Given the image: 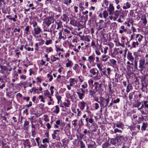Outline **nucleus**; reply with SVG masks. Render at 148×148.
<instances>
[{"label": "nucleus", "mask_w": 148, "mask_h": 148, "mask_svg": "<svg viewBox=\"0 0 148 148\" xmlns=\"http://www.w3.org/2000/svg\"><path fill=\"white\" fill-rule=\"evenodd\" d=\"M54 22L53 18L52 16L44 20V22L46 24L47 27H49L50 25Z\"/></svg>", "instance_id": "obj_1"}, {"label": "nucleus", "mask_w": 148, "mask_h": 148, "mask_svg": "<svg viewBox=\"0 0 148 148\" xmlns=\"http://www.w3.org/2000/svg\"><path fill=\"white\" fill-rule=\"evenodd\" d=\"M142 86L147 88L148 85V79L145 77H143L141 79Z\"/></svg>", "instance_id": "obj_2"}, {"label": "nucleus", "mask_w": 148, "mask_h": 148, "mask_svg": "<svg viewBox=\"0 0 148 148\" xmlns=\"http://www.w3.org/2000/svg\"><path fill=\"white\" fill-rule=\"evenodd\" d=\"M139 67L140 69V70H143V69L145 68V61L144 59H140L139 60Z\"/></svg>", "instance_id": "obj_3"}, {"label": "nucleus", "mask_w": 148, "mask_h": 148, "mask_svg": "<svg viewBox=\"0 0 148 148\" xmlns=\"http://www.w3.org/2000/svg\"><path fill=\"white\" fill-rule=\"evenodd\" d=\"M44 95L47 97H48L50 99V101H52L53 100L51 97V95L48 90L44 91Z\"/></svg>", "instance_id": "obj_4"}, {"label": "nucleus", "mask_w": 148, "mask_h": 148, "mask_svg": "<svg viewBox=\"0 0 148 148\" xmlns=\"http://www.w3.org/2000/svg\"><path fill=\"white\" fill-rule=\"evenodd\" d=\"M90 72L93 75L96 76V78L97 79V76L98 73V71L96 68H92L91 69L90 71Z\"/></svg>", "instance_id": "obj_5"}, {"label": "nucleus", "mask_w": 148, "mask_h": 148, "mask_svg": "<svg viewBox=\"0 0 148 148\" xmlns=\"http://www.w3.org/2000/svg\"><path fill=\"white\" fill-rule=\"evenodd\" d=\"M115 127L120 129H123L124 127V125L123 123L119 122L117 123H114L113 127L114 128Z\"/></svg>", "instance_id": "obj_6"}, {"label": "nucleus", "mask_w": 148, "mask_h": 148, "mask_svg": "<svg viewBox=\"0 0 148 148\" xmlns=\"http://www.w3.org/2000/svg\"><path fill=\"white\" fill-rule=\"evenodd\" d=\"M106 99L103 98L102 97H101L99 98V103L101 107H103L104 106L105 103Z\"/></svg>", "instance_id": "obj_7"}, {"label": "nucleus", "mask_w": 148, "mask_h": 148, "mask_svg": "<svg viewBox=\"0 0 148 148\" xmlns=\"http://www.w3.org/2000/svg\"><path fill=\"white\" fill-rule=\"evenodd\" d=\"M94 84L95 85V88L97 92H99V91L101 90V85L98 83V82H95Z\"/></svg>", "instance_id": "obj_8"}, {"label": "nucleus", "mask_w": 148, "mask_h": 148, "mask_svg": "<svg viewBox=\"0 0 148 148\" xmlns=\"http://www.w3.org/2000/svg\"><path fill=\"white\" fill-rule=\"evenodd\" d=\"M74 92L72 90H71L70 93L68 92L67 93H66V97L68 98L72 99L74 96Z\"/></svg>", "instance_id": "obj_9"}, {"label": "nucleus", "mask_w": 148, "mask_h": 148, "mask_svg": "<svg viewBox=\"0 0 148 148\" xmlns=\"http://www.w3.org/2000/svg\"><path fill=\"white\" fill-rule=\"evenodd\" d=\"M127 57V59L130 61L132 62L134 60V58L132 55V53L128 52Z\"/></svg>", "instance_id": "obj_10"}, {"label": "nucleus", "mask_w": 148, "mask_h": 148, "mask_svg": "<svg viewBox=\"0 0 148 148\" xmlns=\"http://www.w3.org/2000/svg\"><path fill=\"white\" fill-rule=\"evenodd\" d=\"M41 29L39 27H38L36 28H35L34 29V33L36 35H38L39 34L40 32L41 31Z\"/></svg>", "instance_id": "obj_11"}, {"label": "nucleus", "mask_w": 148, "mask_h": 148, "mask_svg": "<svg viewBox=\"0 0 148 148\" xmlns=\"http://www.w3.org/2000/svg\"><path fill=\"white\" fill-rule=\"evenodd\" d=\"M29 124V121H25L24 122L23 124V129L24 130H27L29 127L28 126Z\"/></svg>", "instance_id": "obj_12"}, {"label": "nucleus", "mask_w": 148, "mask_h": 148, "mask_svg": "<svg viewBox=\"0 0 148 148\" xmlns=\"http://www.w3.org/2000/svg\"><path fill=\"white\" fill-rule=\"evenodd\" d=\"M109 61L112 64V66L114 68L116 66V61L115 60L113 59L109 60Z\"/></svg>", "instance_id": "obj_13"}, {"label": "nucleus", "mask_w": 148, "mask_h": 148, "mask_svg": "<svg viewBox=\"0 0 148 148\" xmlns=\"http://www.w3.org/2000/svg\"><path fill=\"white\" fill-rule=\"evenodd\" d=\"M109 58V57L106 55H103L102 56V58H101V60L103 62L106 61Z\"/></svg>", "instance_id": "obj_14"}, {"label": "nucleus", "mask_w": 148, "mask_h": 148, "mask_svg": "<svg viewBox=\"0 0 148 148\" xmlns=\"http://www.w3.org/2000/svg\"><path fill=\"white\" fill-rule=\"evenodd\" d=\"M125 5L123 6V8L125 10L130 8V7L131 4L128 2H127L125 4Z\"/></svg>", "instance_id": "obj_15"}, {"label": "nucleus", "mask_w": 148, "mask_h": 148, "mask_svg": "<svg viewBox=\"0 0 148 148\" xmlns=\"http://www.w3.org/2000/svg\"><path fill=\"white\" fill-rule=\"evenodd\" d=\"M141 20L143 21V23L144 24V25L145 26L147 23V21L145 16V15L143 16V18H141Z\"/></svg>", "instance_id": "obj_16"}, {"label": "nucleus", "mask_w": 148, "mask_h": 148, "mask_svg": "<svg viewBox=\"0 0 148 148\" xmlns=\"http://www.w3.org/2000/svg\"><path fill=\"white\" fill-rule=\"evenodd\" d=\"M148 124L147 123L145 122H143V125L141 127V129L143 130H145L146 129L147 127Z\"/></svg>", "instance_id": "obj_17"}, {"label": "nucleus", "mask_w": 148, "mask_h": 148, "mask_svg": "<svg viewBox=\"0 0 148 148\" xmlns=\"http://www.w3.org/2000/svg\"><path fill=\"white\" fill-rule=\"evenodd\" d=\"M81 106L80 107V109L82 110H83L84 109V107L86 106V104L84 101L81 102Z\"/></svg>", "instance_id": "obj_18"}, {"label": "nucleus", "mask_w": 148, "mask_h": 148, "mask_svg": "<svg viewBox=\"0 0 148 148\" xmlns=\"http://www.w3.org/2000/svg\"><path fill=\"white\" fill-rule=\"evenodd\" d=\"M95 142H92L90 144L87 145L88 148H95Z\"/></svg>", "instance_id": "obj_19"}, {"label": "nucleus", "mask_w": 148, "mask_h": 148, "mask_svg": "<svg viewBox=\"0 0 148 148\" xmlns=\"http://www.w3.org/2000/svg\"><path fill=\"white\" fill-rule=\"evenodd\" d=\"M0 68L1 69V71H0L1 73H4V72L7 70V68L6 66H3L0 65Z\"/></svg>", "instance_id": "obj_20"}, {"label": "nucleus", "mask_w": 148, "mask_h": 148, "mask_svg": "<svg viewBox=\"0 0 148 148\" xmlns=\"http://www.w3.org/2000/svg\"><path fill=\"white\" fill-rule=\"evenodd\" d=\"M76 93L78 94L80 99H83L84 96V94L80 93L78 92H77Z\"/></svg>", "instance_id": "obj_21"}, {"label": "nucleus", "mask_w": 148, "mask_h": 148, "mask_svg": "<svg viewBox=\"0 0 148 148\" xmlns=\"http://www.w3.org/2000/svg\"><path fill=\"white\" fill-rule=\"evenodd\" d=\"M140 129V126L139 125H137L135 126L134 130H135V132H138Z\"/></svg>", "instance_id": "obj_22"}, {"label": "nucleus", "mask_w": 148, "mask_h": 148, "mask_svg": "<svg viewBox=\"0 0 148 148\" xmlns=\"http://www.w3.org/2000/svg\"><path fill=\"white\" fill-rule=\"evenodd\" d=\"M62 19L64 21H66L68 18V16L65 14H63L62 16L61 17Z\"/></svg>", "instance_id": "obj_23"}, {"label": "nucleus", "mask_w": 148, "mask_h": 148, "mask_svg": "<svg viewBox=\"0 0 148 148\" xmlns=\"http://www.w3.org/2000/svg\"><path fill=\"white\" fill-rule=\"evenodd\" d=\"M55 110L53 112L56 114H58L60 112V108L59 106H55Z\"/></svg>", "instance_id": "obj_24"}, {"label": "nucleus", "mask_w": 148, "mask_h": 148, "mask_svg": "<svg viewBox=\"0 0 148 148\" xmlns=\"http://www.w3.org/2000/svg\"><path fill=\"white\" fill-rule=\"evenodd\" d=\"M73 64V63L71 61H69V62L67 63L66 64V66L67 67H71Z\"/></svg>", "instance_id": "obj_25"}, {"label": "nucleus", "mask_w": 148, "mask_h": 148, "mask_svg": "<svg viewBox=\"0 0 148 148\" xmlns=\"http://www.w3.org/2000/svg\"><path fill=\"white\" fill-rule=\"evenodd\" d=\"M110 101V99L109 97H108V98L107 99H106L105 101H106V102L105 103V105H104V106L105 107H106L107 106L108 107V105Z\"/></svg>", "instance_id": "obj_26"}, {"label": "nucleus", "mask_w": 148, "mask_h": 148, "mask_svg": "<svg viewBox=\"0 0 148 148\" xmlns=\"http://www.w3.org/2000/svg\"><path fill=\"white\" fill-rule=\"evenodd\" d=\"M120 12V11H119L115 10L114 12V14L116 17H118V16L119 15Z\"/></svg>", "instance_id": "obj_27"}, {"label": "nucleus", "mask_w": 148, "mask_h": 148, "mask_svg": "<svg viewBox=\"0 0 148 148\" xmlns=\"http://www.w3.org/2000/svg\"><path fill=\"white\" fill-rule=\"evenodd\" d=\"M55 96L58 100V103L59 104L61 101L62 97L60 96L57 95H55Z\"/></svg>", "instance_id": "obj_28"}, {"label": "nucleus", "mask_w": 148, "mask_h": 148, "mask_svg": "<svg viewBox=\"0 0 148 148\" xmlns=\"http://www.w3.org/2000/svg\"><path fill=\"white\" fill-rule=\"evenodd\" d=\"M103 17L105 18H106L108 16V12L106 10H104L103 12Z\"/></svg>", "instance_id": "obj_29"}, {"label": "nucleus", "mask_w": 148, "mask_h": 148, "mask_svg": "<svg viewBox=\"0 0 148 148\" xmlns=\"http://www.w3.org/2000/svg\"><path fill=\"white\" fill-rule=\"evenodd\" d=\"M30 141L32 143V145L33 146H36V143L34 138H31Z\"/></svg>", "instance_id": "obj_30"}, {"label": "nucleus", "mask_w": 148, "mask_h": 148, "mask_svg": "<svg viewBox=\"0 0 148 148\" xmlns=\"http://www.w3.org/2000/svg\"><path fill=\"white\" fill-rule=\"evenodd\" d=\"M114 8L112 4H110L109 6V9L108 10L114 11Z\"/></svg>", "instance_id": "obj_31"}, {"label": "nucleus", "mask_w": 148, "mask_h": 148, "mask_svg": "<svg viewBox=\"0 0 148 148\" xmlns=\"http://www.w3.org/2000/svg\"><path fill=\"white\" fill-rule=\"evenodd\" d=\"M59 38L60 39H61L62 38L63 39V40H64L66 38V36H62V33L61 32H60L59 33Z\"/></svg>", "instance_id": "obj_32"}, {"label": "nucleus", "mask_w": 148, "mask_h": 148, "mask_svg": "<svg viewBox=\"0 0 148 148\" xmlns=\"http://www.w3.org/2000/svg\"><path fill=\"white\" fill-rule=\"evenodd\" d=\"M134 94V92H130L129 95V98L130 100H131L133 97V95Z\"/></svg>", "instance_id": "obj_33"}, {"label": "nucleus", "mask_w": 148, "mask_h": 148, "mask_svg": "<svg viewBox=\"0 0 148 148\" xmlns=\"http://www.w3.org/2000/svg\"><path fill=\"white\" fill-rule=\"evenodd\" d=\"M116 138L117 140L119 141L120 140V141H121L122 140H123L124 139V137L123 136H118Z\"/></svg>", "instance_id": "obj_34"}, {"label": "nucleus", "mask_w": 148, "mask_h": 148, "mask_svg": "<svg viewBox=\"0 0 148 148\" xmlns=\"http://www.w3.org/2000/svg\"><path fill=\"white\" fill-rule=\"evenodd\" d=\"M88 82L90 86H93V81L92 80L90 79L88 80Z\"/></svg>", "instance_id": "obj_35"}, {"label": "nucleus", "mask_w": 148, "mask_h": 148, "mask_svg": "<svg viewBox=\"0 0 148 148\" xmlns=\"http://www.w3.org/2000/svg\"><path fill=\"white\" fill-rule=\"evenodd\" d=\"M138 45V42H133L132 43V46L134 48L136 47V45Z\"/></svg>", "instance_id": "obj_36"}, {"label": "nucleus", "mask_w": 148, "mask_h": 148, "mask_svg": "<svg viewBox=\"0 0 148 148\" xmlns=\"http://www.w3.org/2000/svg\"><path fill=\"white\" fill-rule=\"evenodd\" d=\"M114 133H116L117 132L122 133V131L120 130H119L118 128H116L114 130Z\"/></svg>", "instance_id": "obj_37"}, {"label": "nucleus", "mask_w": 148, "mask_h": 148, "mask_svg": "<svg viewBox=\"0 0 148 148\" xmlns=\"http://www.w3.org/2000/svg\"><path fill=\"white\" fill-rule=\"evenodd\" d=\"M80 144L81 148H85V145L82 141H80Z\"/></svg>", "instance_id": "obj_38"}, {"label": "nucleus", "mask_w": 148, "mask_h": 148, "mask_svg": "<svg viewBox=\"0 0 148 148\" xmlns=\"http://www.w3.org/2000/svg\"><path fill=\"white\" fill-rule=\"evenodd\" d=\"M54 88V87L53 86H51L50 88V90L51 91V96H53V94L54 91L53 90V88Z\"/></svg>", "instance_id": "obj_39"}, {"label": "nucleus", "mask_w": 148, "mask_h": 148, "mask_svg": "<svg viewBox=\"0 0 148 148\" xmlns=\"http://www.w3.org/2000/svg\"><path fill=\"white\" fill-rule=\"evenodd\" d=\"M120 101L119 98H118L114 100L113 101V103H119Z\"/></svg>", "instance_id": "obj_40"}, {"label": "nucleus", "mask_w": 148, "mask_h": 148, "mask_svg": "<svg viewBox=\"0 0 148 148\" xmlns=\"http://www.w3.org/2000/svg\"><path fill=\"white\" fill-rule=\"evenodd\" d=\"M40 140V138L39 137H38L35 138V140L37 143V145L38 146H39L40 145V142L39 140Z\"/></svg>", "instance_id": "obj_41"}, {"label": "nucleus", "mask_w": 148, "mask_h": 148, "mask_svg": "<svg viewBox=\"0 0 148 148\" xmlns=\"http://www.w3.org/2000/svg\"><path fill=\"white\" fill-rule=\"evenodd\" d=\"M51 60L53 62L56 61V57L54 56H51Z\"/></svg>", "instance_id": "obj_42"}, {"label": "nucleus", "mask_w": 148, "mask_h": 148, "mask_svg": "<svg viewBox=\"0 0 148 148\" xmlns=\"http://www.w3.org/2000/svg\"><path fill=\"white\" fill-rule=\"evenodd\" d=\"M88 60L89 61H92L94 60V57L93 56H90L88 57Z\"/></svg>", "instance_id": "obj_43"}, {"label": "nucleus", "mask_w": 148, "mask_h": 148, "mask_svg": "<svg viewBox=\"0 0 148 148\" xmlns=\"http://www.w3.org/2000/svg\"><path fill=\"white\" fill-rule=\"evenodd\" d=\"M38 90V89H36L35 87H33L32 89L30 90L29 92H30L32 93L33 91H36V90Z\"/></svg>", "instance_id": "obj_44"}, {"label": "nucleus", "mask_w": 148, "mask_h": 148, "mask_svg": "<svg viewBox=\"0 0 148 148\" xmlns=\"http://www.w3.org/2000/svg\"><path fill=\"white\" fill-rule=\"evenodd\" d=\"M48 77H50L49 80L50 81H51L53 79V76L52 75H51L50 74H48L47 75Z\"/></svg>", "instance_id": "obj_45"}, {"label": "nucleus", "mask_w": 148, "mask_h": 148, "mask_svg": "<svg viewBox=\"0 0 148 148\" xmlns=\"http://www.w3.org/2000/svg\"><path fill=\"white\" fill-rule=\"evenodd\" d=\"M89 93H90V94L92 95V96H93V95L94 94H95L96 92L95 91H92V90H89Z\"/></svg>", "instance_id": "obj_46"}, {"label": "nucleus", "mask_w": 148, "mask_h": 148, "mask_svg": "<svg viewBox=\"0 0 148 148\" xmlns=\"http://www.w3.org/2000/svg\"><path fill=\"white\" fill-rule=\"evenodd\" d=\"M95 52L96 54L97 55H100L101 54V52L98 49L95 50Z\"/></svg>", "instance_id": "obj_47"}, {"label": "nucleus", "mask_w": 148, "mask_h": 148, "mask_svg": "<svg viewBox=\"0 0 148 148\" xmlns=\"http://www.w3.org/2000/svg\"><path fill=\"white\" fill-rule=\"evenodd\" d=\"M51 41H52L51 40H46V42L45 43V44L47 45H49L51 43Z\"/></svg>", "instance_id": "obj_48"}, {"label": "nucleus", "mask_w": 148, "mask_h": 148, "mask_svg": "<svg viewBox=\"0 0 148 148\" xmlns=\"http://www.w3.org/2000/svg\"><path fill=\"white\" fill-rule=\"evenodd\" d=\"M95 110H97L99 107V105L97 103H95Z\"/></svg>", "instance_id": "obj_49"}, {"label": "nucleus", "mask_w": 148, "mask_h": 148, "mask_svg": "<svg viewBox=\"0 0 148 148\" xmlns=\"http://www.w3.org/2000/svg\"><path fill=\"white\" fill-rule=\"evenodd\" d=\"M97 66L99 68V70L101 71L102 69V68L101 66V64H100L98 63L97 64Z\"/></svg>", "instance_id": "obj_50"}, {"label": "nucleus", "mask_w": 148, "mask_h": 148, "mask_svg": "<svg viewBox=\"0 0 148 148\" xmlns=\"http://www.w3.org/2000/svg\"><path fill=\"white\" fill-rule=\"evenodd\" d=\"M45 118L44 119V120L45 121L48 122L49 121V120L47 118L48 116L47 115H45L44 116Z\"/></svg>", "instance_id": "obj_51"}, {"label": "nucleus", "mask_w": 148, "mask_h": 148, "mask_svg": "<svg viewBox=\"0 0 148 148\" xmlns=\"http://www.w3.org/2000/svg\"><path fill=\"white\" fill-rule=\"evenodd\" d=\"M49 143V141L47 138H45L42 140V143Z\"/></svg>", "instance_id": "obj_52"}, {"label": "nucleus", "mask_w": 148, "mask_h": 148, "mask_svg": "<svg viewBox=\"0 0 148 148\" xmlns=\"http://www.w3.org/2000/svg\"><path fill=\"white\" fill-rule=\"evenodd\" d=\"M127 88L131 90L132 88V86L131 84H129L128 85Z\"/></svg>", "instance_id": "obj_53"}, {"label": "nucleus", "mask_w": 148, "mask_h": 148, "mask_svg": "<svg viewBox=\"0 0 148 148\" xmlns=\"http://www.w3.org/2000/svg\"><path fill=\"white\" fill-rule=\"evenodd\" d=\"M140 111L143 115L147 114L146 110V111L145 112H144V111L143 110Z\"/></svg>", "instance_id": "obj_54"}, {"label": "nucleus", "mask_w": 148, "mask_h": 148, "mask_svg": "<svg viewBox=\"0 0 148 148\" xmlns=\"http://www.w3.org/2000/svg\"><path fill=\"white\" fill-rule=\"evenodd\" d=\"M28 110L27 109H26L24 110L23 111V113L24 114H26V115H27L28 114Z\"/></svg>", "instance_id": "obj_55"}, {"label": "nucleus", "mask_w": 148, "mask_h": 148, "mask_svg": "<svg viewBox=\"0 0 148 148\" xmlns=\"http://www.w3.org/2000/svg\"><path fill=\"white\" fill-rule=\"evenodd\" d=\"M23 99L24 100H26V101H28L29 100L30 98L29 97H23Z\"/></svg>", "instance_id": "obj_56"}, {"label": "nucleus", "mask_w": 148, "mask_h": 148, "mask_svg": "<svg viewBox=\"0 0 148 148\" xmlns=\"http://www.w3.org/2000/svg\"><path fill=\"white\" fill-rule=\"evenodd\" d=\"M141 103L140 102H138L135 105V107L138 108L141 105Z\"/></svg>", "instance_id": "obj_57"}, {"label": "nucleus", "mask_w": 148, "mask_h": 148, "mask_svg": "<svg viewBox=\"0 0 148 148\" xmlns=\"http://www.w3.org/2000/svg\"><path fill=\"white\" fill-rule=\"evenodd\" d=\"M113 103V99L112 98V99L111 101V102L110 103L109 105L108 106V107L109 108L112 106Z\"/></svg>", "instance_id": "obj_58"}, {"label": "nucleus", "mask_w": 148, "mask_h": 148, "mask_svg": "<svg viewBox=\"0 0 148 148\" xmlns=\"http://www.w3.org/2000/svg\"><path fill=\"white\" fill-rule=\"evenodd\" d=\"M31 132L32 136L34 137L35 134V130H31Z\"/></svg>", "instance_id": "obj_59"}, {"label": "nucleus", "mask_w": 148, "mask_h": 148, "mask_svg": "<svg viewBox=\"0 0 148 148\" xmlns=\"http://www.w3.org/2000/svg\"><path fill=\"white\" fill-rule=\"evenodd\" d=\"M108 47H106L105 48H104V53L105 54H106L107 52V50L108 49Z\"/></svg>", "instance_id": "obj_60"}, {"label": "nucleus", "mask_w": 148, "mask_h": 148, "mask_svg": "<svg viewBox=\"0 0 148 148\" xmlns=\"http://www.w3.org/2000/svg\"><path fill=\"white\" fill-rule=\"evenodd\" d=\"M32 105V102L31 101H30L29 103V104L26 105V106L27 107H31Z\"/></svg>", "instance_id": "obj_61"}, {"label": "nucleus", "mask_w": 148, "mask_h": 148, "mask_svg": "<svg viewBox=\"0 0 148 148\" xmlns=\"http://www.w3.org/2000/svg\"><path fill=\"white\" fill-rule=\"evenodd\" d=\"M56 123L58 125H59L60 126H61V122L60 120H58L56 121Z\"/></svg>", "instance_id": "obj_62"}, {"label": "nucleus", "mask_w": 148, "mask_h": 148, "mask_svg": "<svg viewBox=\"0 0 148 148\" xmlns=\"http://www.w3.org/2000/svg\"><path fill=\"white\" fill-rule=\"evenodd\" d=\"M104 144H105V146H106V147H106L107 148H109V147L110 146V145L107 142H106L105 143H104Z\"/></svg>", "instance_id": "obj_63"}, {"label": "nucleus", "mask_w": 148, "mask_h": 148, "mask_svg": "<svg viewBox=\"0 0 148 148\" xmlns=\"http://www.w3.org/2000/svg\"><path fill=\"white\" fill-rule=\"evenodd\" d=\"M39 148H46L45 146L41 144L38 146Z\"/></svg>", "instance_id": "obj_64"}]
</instances>
